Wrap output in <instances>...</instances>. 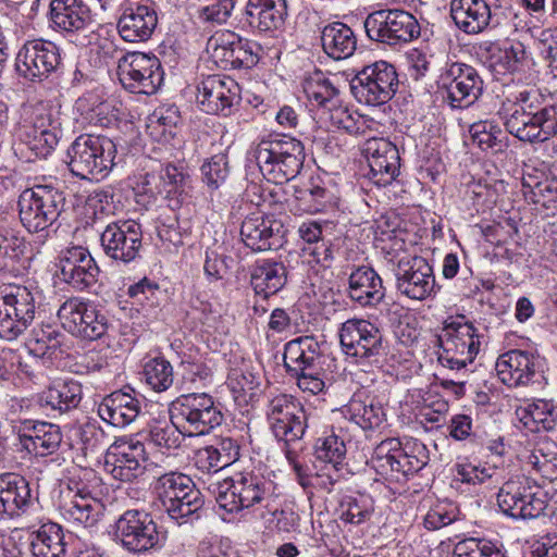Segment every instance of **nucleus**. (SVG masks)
I'll return each mask as SVG.
<instances>
[{
	"label": "nucleus",
	"instance_id": "f257e3e1",
	"mask_svg": "<svg viewBox=\"0 0 557 557\" xmlns=\"http://www.w3.org/2000/svg\"><path fill=\"white\" fill-rule=\"evenodd\" d=\"M507 132L521 141L541 144L557 135V104H545L537 89H524L504 111Z\"/></svg>",
	"mask_w": 557,
	"mask_h": 557
},
{
	"label": "nucleus",
	"instance_id": "f03ea898",
	"mask_svg": "<svg viewBox=\"0 0 557 557\" xmlns=\"http://www.w3.org/2000/svg\"><path fill=\"white\" fill-rule=\"evenodd\" d=\"M253 156L262 176L275 185L295 178L306 158L302 143L286 135L261 139Z\"/></svg>",
	"mask_w": 557,
	"mask_h": 557
},
{
	"label": "nucleus",
	"instance_id": "7ed1b4c3",
	"mask_svg": "<svg viewBox=\"0 0 557 557\" xmlns=\"http://www.w3.org/2000/svg\"><path fill=\"white\" fill-rule=\"evenodd\" d=\"M153 488L164 511L178 525L200 519L205 500L188 475L176 471L163 473L157 478Z\"/></svg>",
	"mask_w": 557,
	"mask_h": 557
},
{
	"label": "nucleus",
	"instance_id": "20e7f679",
	"mask_svg": "<svg viewBox=\"0 0 557 557\" xmlns=\"http://www.w3.org/2000/svg\"><path fill=\"white\" fill-rule=\"evenodd\" d=\"M69 168L82 180L100 181L117 164L116 144L107 136L83 134L69 147Z\"/></svg>",
	"mask_w": 557,
	"mask_h": 557
},
{
	"label": "nucleus",
	"instance_id": "39448f33",
	"mask_svg": "<svg viewBox=\"0 0 557 557\" xmlns=\"http://www.w3.org/2000/svg\"><path fill=\"white\" fill-rule=\"evenodd\" d=\"M323 354L313 336H299L284 346L283 362L297 386L309 395H319L326 385L323 380Z\"/></svg>",
	"mask_w": 557,
	"mask_h": 557
},
{
	"label": "nucleus",
	"instance_id": "423d86ee",
	"mask_svg": "<svg viewBox=\"0 0 557 557\" xmlns=\"http://www.w3.org/2000/svg\"><path fill=\"white\" fill-rule=\"evenodd\" d=\"M65 205L64 190L52 184H37L18 196V218L29 233H40L58 222Z\"/></svg>",
	"mask_w": 557,
	"mask_h": 557
},
{
	"label": "nucleus",
	"instance_id": "0eeeda50",
	"mask_svg": "<svg viewBox=\"0 0 557 557\" xmlns=\"http://www.w3.org/2000/svg\"><path fill=\"white\" fill-rule=\"evenodd\" d=\"M274 494V483L252 471L237 472L224 480L218 487L215 500L220 508L234 513L264 505Z\"/></svg>",
	"mask_w": 557,
	"mask_h": 557
},
{
	"label": "nucleus",
	"instance_id": "6e6552de",
	"mask_svg": "<svg viewBox=\"0 0 557 557\" xmlns=\"http://www.w3.org/2000/svg\"><path fill=\"white\" fill-rule=\"evenodd\" d=\"M37 293L21 284L0 285V339L13 342L34 323Z\"/></svg>",
	"mask_w": 557,
	"mask_h": 557
},
{
	"label": "nucleus",
	"instance_id": "1a4fd4ad",
	"mask_svg": "<svg viewBox=\"0 0 557 557\" xmlns=\"http://www.w3.org/2000/svg\"><path fill=\"white\" fill-rule=\"evenodd\" d=\"M172 421L183 429L186 436L209 434L220 426L224 416L212 396L207 393H189L178 396L170 405Z\"/></svg>",
	"mask_w": 557,
	"mask_h": 557
},
{
	"label": "nucleus",
	"instance_id": "9d476101",
	"mask_svg": "<svg viewBox=\"0 0 557 557\" xmlns=\"http://www.w3.org/2000/svg\"><path fill=\"white\" fill-rule=\"evenodd\" d=\"M114 540L125 550L144 554L162 548L166 542V531L159 527L152 516L139 509L124 511L114 522Z\"/></svg>",
	"mask_w": 557,
	"mask_h": 557
},
{
	"label": "nucleus",
	"instance_id": "9b49d317",
	"mask_svg": "<svg viewBox=\"0 0 557 557\" xmlns=\"http://www.w3.org/2000/svg\"><path fill=\"white\" fill-rule=\"evenodd\" d=\"M481 346L480 334L470 322L453 321L436 336L440 364L459 373L472 363Z\"/></svg>",
	"mask_w": 557,
	"mask_h": 557
},
{
	"label": "nucleus",
	"instance_id": "f8f14e48",
	"mask_svg": "<svg viewBox=\"0 0 557 557\" xmlns=\"http://www.w3.org/2000/svg\"><path fill=\"white\" fill-rule=\"evenodd\" d=\"M500 511L512 519H534L549 507V516L557 524V500L548 505V495L540 486H531L527 480L508 481L497 494Z\"/></svg>",
	"mask_w": 557,
	"mask_h": 557
},
{
	"label": "nucleus",
	"instance_id": "ddd939ff",
	"mask_svg": "<svg viewBox=\"0 0 557 557\" xmlns=\"http://www.w3.org/2000/svg\"><path fill=\"white\" fill-rule=\"evenodd\" d=\"M338 336L344 354L357 363H377L387 352L383 333L366 319L346 320L341 324Z\"/></svg>",
	"mask_w": 557,
	"mask_h": 557
},
{
	"label": "nucleus",
	"instance_id": "4468645a",
	"mask_svg": "<svg viewBox=\"0 0 557 557\" xmlns=\"http://www.w3.org/2000/svg\"><path fill=\"white\" fill-rule=\"evenodd\" d=\"M399 86L396 67L380 60L364 65L350 81V90L359 103L382 106L397 92Z\"/></svg>",
	"mask_w": 557,
	"mask_h": 557
},
{
	"label": "nucleus",
	"instance_id": "2eb2a0df",
	"mask_svg": "<svg viewBox=\"0 0 557 557\" xmlns=\"http://www.w3.org/2000/svg\"><path fill=\"white\" fill-rule=\"evenodd\" d=\"M367 36L388 46H401L420 36L417 17L400 9H384L370 13L364 20Z\"/></svg>",
	"mask_w": 557,
	"mask_h": 557
},
{
	"label": "nucleus",
	"instance_id": "dca6fc26",
	"mask_svg": "<svg viewBox=\"0 0 557 557\" xmlns=\"http://www.w3.org/2000/svg\"><path fill=\"white\" fill-rule=\"evenodd\" d=\"M117 76L125 90L153 95L163 84L164 71L154 54L134 51L119 59Z\"/></svg>",
	"mask_w": 557,
	"mask_h": 557
},
{
	"label": "nucleus",
	"instance_id": "f3484780",
	"mask_svg": "<svg viewBox=\"0 0 557 557\" xmlns=\"http://www.w3.org/2000/svg\"><path fill=\"white\" fill-rule=\"evenodd\" d=\"M57 315L64 330L83 339H99L109 329L107 314L94 302L84 298L66 299L60 306Z\"/></svg>",
	"mask_w": 557,
	"mask_h": 557
},
{
	"label": "nucleus",
	"instance_id": "a211bd4d",
	"mask_svg": "<svg viewBox=\"0 0 557 557\" xmlns=\"http://www.w3.org/2000/svg\"><path fill=\"white\" fill-rule=\"evenodd\" d=\"M66 494L59 507L61 516L67 522L77 525L91 527L98 521V503L92 497L100 484L101 479L91 469L81 472L79 482L72 481Z\"/></svg>",
	"mask_w": 557,
	"mask_h": 557
},
{
	"label": "nucleus",
	"instance_id": "6ab92c4d",
	"mask_svg": "<svg viewBox=\"0 0 557 557\" xmlns=\"http://www.w3.org/2000/svg\"><path fill=\"white\" fill-rule=\"evenodd\" d=\"M443 99L453 109L472 104L483 92V79L472 65L454 62L446 66L438 78Z\"/></svg>",
	"mask_w": 557,
	"mask_h": 557
},
{
	"label": "nucleus",
	"instance_id": "aec40b11",
	"mask_svg": "<svg viewBox=\"0 0 557 557\" xmlns=\"http://www.w3.org/2000/svg\"><path fill=\"white\" fill-rule=\"evenodd\" d=\"M100 246L109 259L128 264L140 257L143 230L132 219L109 222L100 232Z\"/></svg>",
	"mask_w": 557,
	"mask_h": 557
},
{
	"label": "nucleus",
	"instance_id": "412c9836",
	"mask_svg": "<svg viewBox=\"0 0 557 557\" xmlns=\"http://www.w3.org/2000/svg\"><path fill=\"white\" fill-rule=\"evenodd\" d=\"M49 21L53 30L77 46L89 44L87 33L94 23L91 11L83 0H51Z\"/></svg>",
	"mask_w": 557,
	"mask_h": 557
},
{
	"label": "nucleus",
	"instance_id": "4be33fe9",
	"mask_svg": "<svg viewBox=\"0 0 557 557\" xmlns=\"http://www.w3.org/2000/svg\"><path fill=\"white\" fill-rule=\"evenodd\" d=\"M62 63L60 48L50 40L26 41L15 58V70L30 82H42L54 73Z\"/></svg>",
	"mask_w": 557,
	"mask_h": 557
},
{
	"label": "nucleus",
	"instance_id": "5701e85b",
	"mask_svg": "<svg viewBox=\"0 0 557 557\" xmlns=\"http://www.w3.org/2000/svg\"><path fill=\"white\" fill-rule=\"evenodd\" d=\"M146 460L144 443L134 437L122 436L108 447L103 468L115 480L133 482L144 474Z\"/></svg>",
	"mask_w": 557,
	"mask_h": 557
},
{
	"label": "nucleus",
	"instance_id": "b1692460",
	"mask_svg": "<svg viewBox=\"0 0 557 557\" xmlns=\"http://www.w3.org/2000/svg\"><path fill=\"white\" fill-rule=\"evenodd\" d=\"M209 47L213 61L223 70L251 69L260 59L261 47L257 42L232 32L213 36Z\"/></svg>",
	"mask_w": 557,
	"mask_h": 557
},
{
	"label": "nucleus",
	"instance_id": "393cba45",
	"mask_svg": "<svg viewBox=\"0 0 557 557\" xmlns=\"http://www.w3.org/2000/svg\"><path fill=\"white\" fill-rule=\"evenodd\" d=\"M397 290L413 300H425L435 288L432 265L422 257L403 258L395 269Z\"/></svg>",
	"mask_w": 557,
	"mask_h": 557
},
{
	"label": "nucleus",
	"instance_id": "a878e982",
	"mask_svg": "<svg viewBox=\"0 0 557 557\" xmlns=\"http://www.w3.org/2000/svg\"><path fill=\"white\" fill-rule=\"evenodd\" d=\"M362 153L368 161L369 178L373 184L387 186L399 175V151L397 146L387 138H368L362 145Z\"/></svg>",
	"mask_w": 557,
	"mask_h": 557
},
{
	"label": "nucleus",
	"instance_id": "bb28decb",
	"mask_svg": "<svg viewBox=\"0 0 557 557\" xmlns=\"http://www.w3.org/2000/svg\"><path fill=\"white\" fill-rule=\"evenodd\" d=\"M285 227L280 219L263 213L247 215L240 225V237L252 251L276 250L283 246Z\"/></svg>",
	"mask_w": 557,
	"mask_h": 557
},
{
	"label": "nucleus",
	"instance_id": "cd10ccee",
	"mask_svg": "<svg viewBox=\"0 0 557 557\" xmlns=\"http://www.w3.org/2000/svg\"><path fill=\"white\" fill-rule=\"evenodd\" d=\"M197 102L209 114L230 115L234 104L239 101L238 84L225 76L209 75L197 87Z\"/></svg>",
	"mask_w": 557,
	"mask_h": 557
},
{
	"label": "nucleus",
	"instance_id": "c85d7f7f",
	"mask_svg": "<svg viewBox=\"0 0 557 557\" xmlns=\"http://www.w3.org/2000/svg\"><path fill=\"white\" fill-rule=\"evenodd\" d=\"M60 278L77 290H84L97 282L99 268L90 252L74 246L61 252L59 259Z\"/></svg>",
	"mask_w": 557,
	"mask_h": 557
},
{
	"label": "nucleus",
	"instance_id": "c756f323",
	"mask_svg": "<svg viewBox=\"0 0 557 557\" xmlns=\"http://www.w3.org/2000/svg\"><path fill=\"white\" fill-rule=\"evenodd\" d=\"M495 369L505 385L527 386L535 382L539 373L537 358L531 352L512 349L497 358Z\"/></svg>",
	"mask_w": 557,
	"mask_h": 557
},
{
	"label": "nucleus",
	"instance_id": "7c9ffc66",
	"mask_svg": "<svg viewBox=\"0 0 557 557\" xmlns=\"http://www.w3.org/2000/svg\"><path fill=\"white\" fill-rule=\"evenodd\" d=\"M158 25V14L152 4H136L124 10L117 20L120 37L126 42H145Z\"/></svg>",
	"mask_w": 557,
	"mask_h": 557
},
{
	"label": "nucleus",
	"instance_id": "2f4dec72",
	"mask_svg": "<svg viewBox=\"0 0 557 557\" xmlns=\"http://www.w3.org/2000/svg\"><path fill=\"white\" fill-rule=\"evenodd\" d=\"M18 438L28 453L46 457L59 449L62 432L59 425L50 422L24 420L18 429Z\"/></svg>",
	"mask_w": 557,
	"mask_h": 557
},
{
	"label": "nucleus",
	"instance_id": "473e14b6",
	"mask_svg": "<svg viewBox=\"0 0 557 557\" xmlns=\"http://www.w3.org/2000/svg\"><path fill=\"white\" fill-rule=\"evenodd\" d=\"M348 297L360 307H376L385 298L382 277L369 265H358L348 275Z\"/></svg>",
	"mask_w": 557,
	"mask_h": 557
},
{
	"label": "nucleus",
	"instance_id": "72a5a7b5",
	"mask_svg": "<svg viewBox=\"0 0 557 557\" xmlns=\"http://www.w3.org/2000/svg\"><path fill=\"white\" fill-rule=\"evenodd\" d=\"M288 0H248L244 23L259 33L280 29L287 16Z\"/></svg>",
	"mask_w": 557,
	"mask_h": 557
},
{
	"label": "nucleus",
	"instance_id": "f704fd0d",
	"mask_svg": "<svg viewBox=\"0 0 557 557\" xmlns=\"http://www.w3.org/2000/svg\"><path fill=\"white\" fill-rule=\"evenodd\" d=\"M34 498L28 481L16 473L0 475V512L14 518L25 513Z\"/></svg>",
	"mask_w": 557,
	"mask_h": 557
},
{
	"label": "nucleus",
	"instance_id": "c9c22d12",
	"mask_svg": "<svg viewBox=\"0 0 557 557\" xmlns=\"http://www.w3.org/2000/svg\"><path fill=\"white\" fill-rule=\"evenodd\" d=\"M141 410L140 400L131 393L115 391L98 405L99 417L115 428H125L136 420Z\"/></svg>",
	"mask_w": 557,
	"mask_h": 557
},
{
	"label": "nucleus",
	"instance_id": "e433bc0d",
	"mask_svg": "<svg viewBox=\"0 0 557 557\" xmlns=\"http://www.w3.org/2000/svg\"><path fill=\"white\" fill-rule=\"evenodd\" d=\"M450 16L460 30L476 35L488 26L491 9L484 0H451Z\"/></svg>",
	"mask_w": 557,
	"mask_h": 557
},
{
	"label": "nucleus",
	"instance_id": "4c0bfd02",
	"mask_svg": "<svg viewBox=\"0 0 557 557\" xmlns=\"http://www.w3.org/2000/svg\"><path fill=\"white\" fill-rule=\"evenodd\" d=\"M83 398L82 385L73 380H57L38 396L39 405L60 414L76 409Z\"/></svg>",
	"mask_w": 557,
	"mask_h": 557
},
{
	"label": "nucleus",
	"instance_id": "58836bf2",
	"mask_svg": "<svg viewBox=\"0 0 557 557\" xmlns=\"http://www.w3.org/2000/svg\"><path fill=\"white\" fill-rule=\"evenodd\" d=\"M287 275V268L282 261L265 259L253 265L250 284L257 295L267 299L286 285Z\"/></svg>",
	"mask_w": 557,
	"mask_h": 557
},
{
	"label": "nucleus",
	"instance_id": "ea45409f",
	"mask_svg": "<svg viewBox=\"0 0 557 557\" xmlns=\"http://www.w3.org/2000/svg\"><path fill=\"white\" fill-rule=\"evenodd\" d=\"M321 44L323 51L330 58L344 60L356 51L357 37L347 24L333 22L322 28Z\"/></svg>",
	"mask_w": 557,
	"mask_h": 557
},
{
	"label": "nucleus",
	"instance_id": "a19ab883",
	"mask_svg": "<svg viewBox=\"0 0 557 557\" xmlns=\"http://www.w3.org/2000/svg\"><path fill=\"white\" fill-rule=\"evenodd\" d=\"M346 419L362 430H374L385 421L386 414L383 406L369 396L355 394L343 408Z\"/></svg>",
	"mask_w": 557,
	"mask_h": 557
},
{
	"label": "nucleus",
	"instance_id": "79ce46f5",
	"mask_svg": "<svg viewBox=\"0 0 557 557\" xmlns=\"http://www.w3.org/2000/svg\"><path fill=\"white\" fill-rule=\"evenodd\" d=\"M516 414L523 428L532 433L552 431L557 424V406L549 400L539 399L519 407Z\"/></svg>",
	"mask_w": 557,
	"mask_h": 557
},
{
	"label": "nucleus",
	"instance_id": "37998d69",
	"mask_svg": "<svg viewBox=\"0 0 557 557\" xmlns=\"http://www.w3.org/2000/svg\"><path fill=\"white\" fill-rule=\"evenodd\" d=\"M396 457L395 475H398V481L422 470L430 459L426 446L417 438L398 440Z\"/></svg>",
	"mask_w": 557,
	"mask_h": 557
},
{
	"label": "nucleus",
	"instance_id": "c03bdc74",
	"mask_svg": "<svg viewBox=\"0 0 557 557\" xmlns=\"http://www.w3.org/2000/svg\"><path fill=\"white\" fill-rule=\"evenodd\" d=\"M335 513L344 524H363L370 521L374 513V499L366 493L343 495L338 499Z\"/></svg>",
	"mask_w": 557,
	"mask_h": 557
},
{
	"label": "nucleus",
	"instance_id": "a18cd8bd",
	"mask_svg": "<svg viewBox=\"0 0 557 557\" xmlns=\"http://www.w3.org/2000/svg\"><path fill=\"white\" fill-rule=\"evenodd\" d=\"M60 129L53 125L51 113L48 111L38 112L34 119V124L28 134L29 149L37 157L46 158L49 156L59 143Z\"/></svg>",
	"mask_w": 557,
	"mask_h": 557
},
{
	"label": "nucleus",
	"instance_id": "49530a36",
	"mask_svg": "<svg viewBox=\"0 0 557 557\" xmlns=\"http://www.w3.org/2000/svg\"><path fill=\"white\" fill-rule=\"evenodd\" d=\"M62 528L53 522L42 524L30 541L35 557H63L66 552Z\"/></svg>",
	"mask_w": 557,
	"mask_h": 557
},
{
	"label": "nucleus",
	"instance_id": "de8ad7c7",
	"mask_svg": "<svg viewBox=\"0 0 557 557\" xmlns=\"http://www.w3.org/2000/svg\"><path fill=\"white\" fill-rule=\"evenodd\" d=\"M525 47L520 41H513L504 47L493 46L488 50V67L495 75L515 73L525 61Z\"/></svg>",
	"mask_w": 557,
	"mask_h": 557
},
{
	"label": "nucleus",
	"instance_id": "09e8293b",
	"mask_svg": "<svg viewBox=\"0 0 557 557\" xmlns=\"http://www.w3.org/2000/svg\"><path fill=\"white\" fill-rule=\"evenodd\" d=\"M312 423V414L301 407L299 412H294L290 418L281 422L282 425L273 428L271 432L278 442L284 444V450L298 448L299 451L301 450L300 441Z\"/></svg>",
	"mask_w": 557,
	"mask_h": 557
},
{
	"label": "nucleus",
	"instance_id": "8fccbe9b",
	"mask_svg": "<svg viewBox=\"0 0 557 557\" xmlns=\"http://www.w3.org/2000/svg\"><path fill=\"white\" fill-rule=\"evenodd\" d=\"M63 335L50 324L34 327L27 338L26 348L29 354L39 358H51L61 350Z\"/></svg>",
	"mask_w": 557,
	"mask_h": 557
},
{
	"label": "nucleus",
	"instance_id": "3c124183",
	"mask_svg": "<svg viewBox=\"0 0 557 557\" xmlns=\"http://www.w3.org/2000/svg\"><path fill=\"white\" fill-rule=\"evenodd\" d=\"M304 91L312 104L329 110L336 106L338 89L321 71H315L305 79Z\"/></svg>",
	"mask_w": 557,
	"mask_h": 557
},
{
	"label": "nucleus",
	"instance_id": "603ef678",
	"mask_svg": "<svg viewBox=\"0 0 557 557\" xmlns=\"http://www.w3.org/2000/svg\"><path fill=\"white\" fill-rule=\"evenodd\" d=\"M161 186L164 189L163 197L170 200L172 209L178 208L186 195V187L190 183L189 174L174 164L168 163L160 170Z\"/></svg>",
	"mask_w": 557,
	"mask_h": 557
},
{
	"label": "nucleus",
	"instance_id": "864d4df0",
	"mask_svg": "<svg viewBox=\"0 0 557 557\" xmlns=\"http://www.w3.org/2000/svg\"><path fill=\"white\" fill-rule=\"evenodd\" d=\"M469 133L473 144L483 151L498 153L507 148V136L500 127L491 121H480L470 126Z\"/></svg>",
	"mask_w": 557,
	"mask_h": 557
},
{
	"label": "nucleus",
	"instance_id": "5fc2aeb1",
	"mask_svg": "<svg viewBox=\"0 0 557 557\" xmlns=\"http://www.w3.org/2000/svg\"><path fill=\"white\" fill-rule=\"evenodd\" d=\"M398 440L399 438L391 437L382 441L374 448L370 459V465L376 473L387 480L398 481V475H395Z\"/></svg>",
	"mask_w": 557,
	"mask_h": 557
},
{
	"label": "nucleus",
	"instance_id": "6e6d98bb",
	"mask_svg": "<svg viewBox=\"0 0 557 557\" xmlns=\"http://www.w3.org/2000/svg\"><path fill=\"white\" fill-rule=\"evenodd\" d=\"M304 212L314 214L326 212L337 206L338 198L334 191L321 185L301 190L297 197Z\"/></svg>",
	"mask_w": 557,
	"mask_h": 557
},
{
	"label": "nucleus",
	"instance_id": "4d7b16f0",
	"mask_svg": "<svg viewBox=\"0 0 557 557\" xmlns=\"http://www.w3.org/2000/svg\"><path fill=\"white\" fill-rule=\"evenodd\" d=\"M528 463L543 476H552L557 471V444L548 438L540 440L529 454Z\"/></svg>",
	"mask_w": 557,
	"mask_h": 557
},
{
	"label": "nucleus",
	"instance_id": "13d9d810",
	"mask_svg": "<svg viewBox=\"0 0 557 557\" xmlns=\"http://www.w3.org/2000/svg\"><path fill=\"white\" fill-rule=\"evenodd\" d=\"M146 383L158 393L168 391L174 382L173 367L164 357H154L144 366Z\"/></svg>",
	"mask_w": 557,
	"mask_h": 557
},
{
	"label": "nucleus",
	"instance_id": "bf43d9fd",
	"mask_svg": "<svg viewBox=\"0 0 557 557\" xmlns=\"http://www.w3.org/2000/svg\"><path fill=\"white\" fill-rule=\"evenodd\" d=\"M182 436H185L183 429L176 425L172 418L166 420H154L150 424L149 437L151 443L160 449H175L181 446Z\"/></svg>",
	"mask_w": 557,
	"mask_h": 557
},
{
	"label": "nucleus",
	"instance_id": "052dcab7",
	"mask_svg": "<svg viewBox=\"0 0 557 557\" xmlns=\"http://www.w3.org/2000/svg\"><path fill=\"white\" fill-rule=\"evenodd\" d=\"M202 183L210 191L218 190L230 175L227 157L223 153L214 154L203 162L200 168Z\"/></svg>",
	"mask_w": 557,
	"mask_h": 557
},
{
	"label": "nucleus",
	"instance_id": "680f3d73",
	"mask_svg": "<svg viewBox=\"0 0 557 557\" xmlns=\"http://www.w3.org/2000/svg\"><path fill=\"white\" fill-rule=\"evenodd\" d=\"M301 407L304 406L292 395L278 394L274 396L267 406V420L270 430L282 425L281 422L290 418L294 412H299Z\"/></svg>",
	"mask_w": 557,
	"mask_h": 557
},
{
	"label": "nucleus",
	"instance_id": "e2e57ef3",
	"mask_svg": "<svg viewBox=\"0 0 557 557\" xmlns=\"http://www.w3.org/2000/svg\"><path fill=\"white\" fill-rule=\"evenodd\" d=\"M314 454L317 459L323 461L324 465L343 467L346 445L339 436L332 433L317 441Z\"/></svg>",
	"mask_w": 557,
	"mask_h": 557
},
{
	"label": "nucleus",
	"instance_id": "0e129e2a",
	"mask_svg": "<svg viewBox=\"0 0 557 557\" xmlns=\"http://www.w3.org/2000/svg\"><path fill=\"white\" fill-rule=\"evenodd\" d=\"M455 557H505L500 548L490 540L469 537L458 542Z\"/></svg>",
	"mask_w": 557,
	"mask_h": 557
},
{
	"label": "nucleus",
	"instance_id": "69168bd1",
	"mask_svg": "<svg viewBox=\"0 0 557 557\" xmlns=\"http://www.w3.org/2000/svg\"><path fill=\"white\" fill-rule=\"evenodd\" d=\"M26 250V242L14 231L0 227V263L8 267L17 262Z\"/></svg>",
	"mask_w": 557,
	"mask_h": 557
},
{
	"label": "nucleus",
	"instance_id": "338daca9",
	"mask_svg": "<svg viewBox=\"0 0 557 557\" xmlns=\"http://www.w3.org/2000/svg\"><path fill=\"white\" fill-rule=\"evenodd\" d=\"M459 509L451 502H437L424 517V525L429 530H438L458 519Z\"/></svg>",
	"mask_w": 557,
	"mask_h": 557
},
{
	"label": "nucleus",
	"instance_id": "774afa93",
	"mask_svg": "<svg viewBox=\"0 0 557 557\" xmlns=\"http://www.w3.org/2000/svg\"><path fill=\"white\" fill-rule=\"evenodd\" d=\"M524 188H530V200L535 205L549 207V202L557 201V177L547 176L543 181L536 182L533 186L523 183Z\"/></svg>",
	"mask_w": 557,
	"mask_h": 557
}]
</instances>
